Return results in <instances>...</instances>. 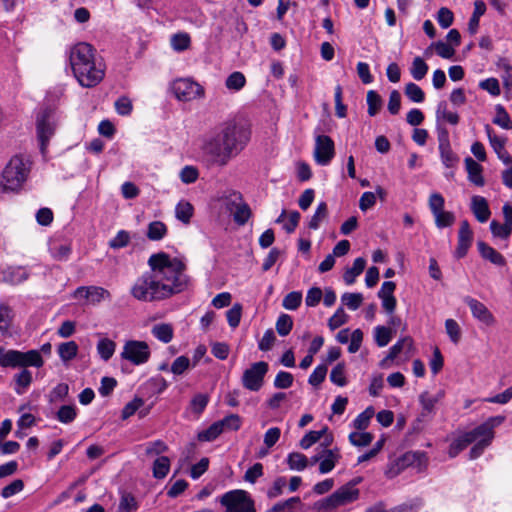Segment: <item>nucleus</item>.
I'll use <instances>...</instances> for the list:
<instances>
[{
  "mask_svg": "<svg viewBox=\"0 0 512 512\" xmlns=\"http://www.w3.org/2000/svg\"><path fill=\"white\" fill-rule=\"evenodd\" d=\"M147 264L149 270L136 279L131 295L143 302L162 301L185 291L190 283L186 264L178 257L165 252L152 254Z\"/></svg>",
  "mask_w": 512,
  "mask_h": 512,
  "instance_id": "obj_1",
  "label": "nucleus"
},
{
  "mask_svg": "<svg viewBox=\"0 0 512 512\" xmlns=\"http://www.w3.org/2000/svg\"><path fill=\"white\" fill-rule=\"evenodd\" d=\"M249 138L250 132L243 125L226 122L204 141L202 150L212 165L223 167L244 149Z\"/></svg>",
  "mask_w": 512,
  "mask_h": 512,
  "instance_id": "obj_2",
  "label": "nucleus"
},
{
  "mask_svg": "<svg viewBox=\"0 0 512 512\" xmlns=\"http://www.w3.org/2000/svg\"><path fill=\"white\" fill-rule=\"evenodd\" d=\"M73 74L82 87L92 88L104 78L105 66L95 58L92 45L81 42L73 46L69 55Z\"/></svg>",
  "mask_w": 512,
  "mask_h": 512,
  "instance_id": "obj_3",
  "label": "nucleus"
},
{
  "mask_svg": "<svg viewBox=\"0 0 512 512\" xmlns=\"http://www.w3.org/2000/svg\"><path fill=\"white\" fill-rule=\"evenodd\" d=\"M30 172V163L22 156L15 155L6 164L1 178L0 188L3 192L19 191L26 182Z\"/></svg>",
  "mask_w": 512,
  "mask_h": 512,
  "instance_id": "obj_4",
  "label": "nucleus"
},
{
  "mask_svg": "<svg viewBox=\"0 0 512 512\" xmlns=\"http://www.w3.org/2000/svg\"><path fill=\"white\" fill-rule=\"evenodd\" d=\"M44 365L42 355L38 350L32 349L26 352L14 349H5L0 346V367L1 368H17V367H35L41 368Z\"/></svg>",
  "mask_w": 512,
  "mask_h": 512,
  "instance_id": "obj_5",
  "label": "nucleus"
},
{
  "mask_svg": "<svg viewBox=\"0 0 512 512\" xmlns=\"http://www.w3.org/2000/svg\"><path fill=\"white\" fill-rule=\"evenodd\" d=\"M35 126L40 151L45 155L49 142L55 135L58 126L55 111L49 107L40 108L35 115Z\"/></svg>",
  "mask_w": 512,
  "mask_h": 512,
  "instance_id": "obj_6",
  "label": "nucleus"
},
{
  "mask_svg": "<svg viewBox=\"0 0 512 512\" xmlns=\"http://www.w3.org/2000/svg\"><path fill=\"white\" fill-rule=\"evenodd\" d=\"M220 504L226 508L225 512H256L254 501L244 490H232L219 498Z\"/></svg>",
  "mask_w": 512,
  "mask_h": 512,
  "instance_id": "obj_7",
  "label": "nucleus"
},
{
  "mask_svg": "<svg viewBox=\"0 0 512 512\" xmlns=\"http://www.w3.org/2000/svg\"><path fill=\"white\" fill-rule=\"evenodd\" d=\"M269 370L268 363L259 361L246 369L242 376V385L250 391H259L264 383V377Z\"/></svg>",
  "mask_w": 512,
  "mask_h": 512,
  "instance_id": "obj_8",
  "label": "nucleus"
},
{
  "mask_svg": "<svg viewBox=\"0 0 512 512\" xmlns=\"http://www.w3.org/2000/svg\"><path fill=\"white\" fill-rule=\"evenodd\" d=\"M150 349L146 342L129 340L121 352V358L131 362L134 365H142L149 360Z\"/></svg>",
  "mask_w": 512,
  "mask_h": 512,
  "instance_id": "obj_9",
  "label": "nucleus"
},
{
  "mask_svg": "<svg viewBox=\"0 0 512 512\" xmlns=\"http://www.w3.org/2000/svg\"><path fill=\"white\" fill-rule=\"evenodd\" d=\"M172 90L175 97L184 102L201 98L204 95L203 87L188 78H182L174 81Z\"/></svg>",
  "mask_w": 512,
  "mask_h": 512,
  "instance_id": "obj_10",
  "label": "nucleus"
},
{
  "mask_svg": "<svg viewBox=\"0 0 512 512\" xmlns=\"http://www.w3.org/2000/svg\"><path fill=\"white\" fill-rule=\"evenodd\" d=\"M427 465V456L423 451H408L396 459L394 465L390 468V473L397 475L408 467H415L422 471Z\"/></svg>",
  "mask_w": 512,
  "mask_h": 512,
  "instance_id": "obj_11",
  "label": "nucleus"
},
{
  "mask_svg": "<svg viewBox=\"0 0 512 512\" xmlns=\"http://www.w3.org/2000/svg\"><path fill=\"white\" fill-rule=\"evenodd\" d=\"M226 207L233 214V219L238 225L247 223L251 216V209L246 204L239 192L233 191L226 197Z\"/></svg>",
  "mask_w": 512,
  "mask_h": 512,
  "instance_id": "obj_12",
  "label": "nucleus"
},
{
  "mask_svg": "<svg viewBox=\"0 0 512 512\" xmlns=\"http://www.w3.org/2000/svg\"><path fill=\"white\" fill-rule=\"evenodd\" d=\"M504 421L505 417L501 415L490 417L473 430L466 432V435L471 443L480 439H489V443H491L494 438V428L501 425Z\"/></svg>",
  "mask_w": 512,
  "mask_h": 512,
  "instance_id": "obj_13",
  "label": "nucleus"
},
{
  "mask_svg": "<svg viewBox=\"0 0 512 512\" xmlns=\"http://www.w3.org/2000/svg\"><path fill=\"white\" fill-rule=\"evenodd\" d=\"M335 155V146L331 137L318 135L315 140L314 158L322 166L328 165Z\"/></svg>",
  "mask_w": 512,
  "mask_h": 512,
  "instance_id": "obj_14",
  "label": "nucleus"
},
{
  "mask_svg": "<svg viewBox=\"0 0 512 512\" xmlns=\"http://www.w3.org/2000/svg\"><path fill=\"white\" fill-rule=\"evenodd\" d=\"M473 241V232L470 228L469 222L467 220H463L460 223V228L458 231V242L457 247L454 252V257L457 259H461L467 255L469 248L472 245Z\"/></svg>",
  "mask_w": 512,
  "mask_h": 512,
  "instance_id": "obj_15",
  "label": "nucleus"
},
{
  "mask_svg": "<svg viewBox=\"0 0 512 512\" xmlns=\"http://www.w3.org/2000/svg\"><path fill=\"white\" fill-rule=\"evenodd\" d=\"M73 296H74V298L82 297V298L88 299L94 304L100 303L101 301H104V300L111 299L110 292L107 289H105L103 287H99V286L78 287L75 290Z\"/></svg>",
  "mask_w": 512,
  "mask_h": 512,
  "instance_id": "obj_16",
  "label": "nucleus"
},
{
  "mask_svg": "<svg viewBox=\"0 0 512 512\" xmlns=\"http://www.w3.org/2000/svg\"><path fill=\"white\" fill-rule=\"evenodd\" d=\"M445 393L443 390H439L436 394H430L427 391L422 392L419 395V402L422 407L421 416L431 418L435 414L436 404L444 397Z\"/></svg>",
  "mask_w": 512,
  "mask_h": 512,
  "instance_id": "obj_17",
  "label": "nucleus"
},
{
  "mask_svg": "<svg viewBox=\"0 0 512 512\" xmlns=\"http://www.w3.org/2000/svg\"><path fill=\"white\" fill-rule=\"evenodd\" d=\"M464 301L469 306L472 315L475 318L485 323L486 325L493 324L494 317L483 303L472 297H466Z\"/></svg>",
  "mask_w": 512,
  "mask_h": 512,
  "instance_id": "obj_18",
  "label": "nucleus"
},
{
  "mask_svg": "<svg viewBox=\"0 0 512 512\" xmlns=\"http://www.w3.org/2000/svg\"><path fill=\"white\" fill-rule=\"evenodd\" d=\"M471 211L476 219L481 223L488 221L491 215L487 200L478 195L473 196L471 199Z\"/></svg>",
  "mask_w": 512,
  "mask_h": 512,
  "instance_id": "obj_19",
  "label": "nucleus"
},
{
  "mask_svg": "<svg viewBox=\"0 0 512 512\" xmlns=\"http://www.w3.org/2000/svg\"><path fill=\"white\" fill-rule=\"evenodd\" d=\"M29 277V273L25 267L10 266L2 271V279L4 282L16 285L24 282Z\"/></svg>",
  "mask_w": 512,
  "mask_h": 512,
  "instance_id": "obj_20",
  "label": "nucleus"
},
{
  "mask_svg": "<svg viewBox=\"0 0 512 512\" xmlns=\"http://www.w3.org/2000/svg\"><path fill=\"white\" fill-rule=\"evenodd\" d=\"M477 248L481 257L492 264L497 266H504L506 264L504 256L485 242L479 241Z\"/></svg>",
  "mask_w": 512,
  "mask_h": 512,
  "instance_id": "obj_21",
  "label": "nucleus"
},
{
  "mask_svg": "<svg viewBox=\"0 0 512 512\" xmlns=\"http://www.w3.org/2000/svg\"><path fill=\"white\" fill-rule=\"evenodd\" d=\"M323 458L320 460L319 472L321 474L329 473L333 470L336 463L340 459L339 450L335 449H322Z\"/></svg>",
  "mask_w": 512,
  "mask_h": 512,
  "instance_id": "obj_22",
  "label": "nucleus"
},
{
  "mask_svg": "<svg viewBox=\"0 0 512 512\" xmlns=\"http://www.w3.org/2000/svg\"><path fill=\"white\" fill-rule=\"evenodd\" d=\"M465 167L468 172V179L477 186H483L485 184L482 176V166L478 164L471 157L465 159Z\"/></svg>",
  "mask_w": 512,
  "mask_h": 512,
  "instance_id": "obj_23",
  "label": "nucleus"
},
{
  "mask_svg": "<svg viewBox=\"0 0 512 512\" xmlns=\"http://www.w3.org/2000/svg\"><path fill=\"white\" fill-rule=\"evenodd\" d=\"M21 370L13 377L15 382L14 390L18 395L23 394L33 381L32 373L27 367H20Z\"/></svg>",
  "mask_w": 512,
  "mask_h": 512,
  "instance_id": "obj_24",
  "label": "nucleus"
},
{
  "mask_svg": "<svg viewBox=\"0 0 512 512\" xmlns=\"http://www.w3.org/2000/svg\"><path fill=\"white\" fill-rule=\"evenodd\" d=\"M413 348V340L410 337H403L400 340H398L393 346L390 347L389 353L384 359V361L387 360H394L400 353L405 351L407 354L411 352Z\"/></svg>",
  "mask_w": 512,
  "mask_h": 512,
  "instance_id": "obj_25",
  "label": "nucleus"
},
{
  "mask_svg": "<svg viewBox=\"0 0 512 512\" xmlns=\"http://www.w3.org/2000/svg\"><path fill=\"white\" fill-rule=\"evenodd\" d=\"M366 260L363 257H358L354 260L353 266L346 269L343 275L344 282L347 285H352L356 278L364 271Z\"/></svg>",
  "mask_w": 512,
  "mask_h": 512,
  "instance_id": "obj_26",
  "label": "nucleus"
},
{
  "mask_svg": "<svg viewBox=\"0 0 512 512\" xmlns=\"http://www.w3.org/2000/svg\"><path fill=\"white\" fill-rule=\"evenodd\" d=\"M486 12V4L482 0L474 3V11L468 22V31L471 35L477 33L480 23V17Z\"/></svg>",
  "mask_w": 512,
  "mask_h": 512,
  "instance_id": "obj_27",
  "label": "nucleus"
},
{
  "mask_svg": "<svg viewBox=\"0 0 512 512\" xmlns=\"http://www.w3.org/2000/svg\"><path fill=\"white\" fill-rule=\"evenodd\" d=\"M335 494L342 506L357 500L359 497V490L353 488L351 484H346L337 489Z\"/></svg>",
  "mask_w": 512,
  "mask_h": 512,
  "instance_id": "obj_28",
  "label": "nucleus"
},
{
  "mask_svg": "<svg viewBox=\"0 0 512 512\" xmlns=\"http://www.w3.org/2000/svg\"><path fill=\"white\" fill-rule=\"evenodd\" d=\"M436 120L437 123L443 120L452 125H456L459 122V115L455 112L448 111L447 103L445 101H440L436 109Z\"/></svg>",
  "mask_w": 512,
  "mask_h": 512,
  "instance_id": "obj_29",
  "label": "nucleus"
},
{
  "mask_svg": "<svg viewBox=\"0 0 512 512\" xmlns=\"http://www.w3.org/2000/svg\"><path fill=\"white\" fill-rule=\"evenodd\" d=\"M301 505V499L298 496L291 497L285 501L274 504L267 512H296Z\"/></svg>",
  "mask_w": 512,
  "mask_h": 512,
  "instance_id": "obj_30",
  "label": "nucleus"
},
{
  "mask_svg": "<svg viewBox=\"0 0 512 512\" xmlns=\"http://www.w3.org/2000/svg\"><path fill=\"white\" fill-rule=\"evenodd\" d=\"M194 213V208L188 201H180L175 208L176 218L184 224H189Z\"/></svg>",
  "mask_w": 512,
  "mask_h": 512,
  "instance_id": "obj_31",
  "label": "nucleus"
},
{
  "mask_svg": "<svg viewBox=\"0 0 512 512\" xmlns=\"http://www.w3.org/2000/svg\"><path fill=\"white\" fill-rule=\"evenodd\" d=\"M170 470V459L167 456L158 457L152 467L153 477L156 479H163L167 476Z\"/></svg>",
  "mask_w": 512,
  "mask_h": 512,
  "instance_id": "obj_32",
  "label": "nucleus"
},
{
  "mask_svg": "<svg viewBox=\"0 0 512 512\" xmlns=\"http://www.w3.org/2000/svg\"><path fill=\"white\" fill-rule=\"evenodd\" d=\"M78 353V345L75 341L61 343L58 346V354L62 361L67 362L76 357Z\"/></svg>",
  "mask_w": 512,
  "mask_h": 512,
  "instance_id": "obj_33",
  "label": "nucleus"
},
{
  "mask_svg": "<svg viewBox=\"0 0 512 512\" xmlns=\"http://www.w3.org/2000/svg\"><path fill=\"white\" fill-rule=\"evenodd\" d=\"M152 334L163 343H169L173 338V328L170 324L162 323L153 326Z\"/></svg>",
  "mask_w": 512,
  "mask_h": 512,
  "instance_id": "obj_34",
  "label": "nucleus"
},
{
  "mask_svg": "<svg viewBox=\"0 0 512 512\" xmlns=\"http://www.w3.org/2000/svg\"><path fill=\"white\" fill-rule=\"evenodd\" d=\"M49 251L55 260L65 261L71 254V246L69 244L53 242L49 247Z\"/></svg>",
  "mask_w": 512,
  "mask_h": 512,
  "instance_id": "obj_35",
  "label": "nucleus"
},
{
  "mask_svg": "<svg viewBox=\"0 0 512 512\" xmlns=\"http://www.w3.org/2000/svg\"><path fill=\"white\" fill-rule=\"evenodd\" d=\"M223 432L237 431L240 429L242 421L238 414H229L221 420L216 421Z\"/></svg>",
  "mask_w": 512,
  "mask_h": 512,
  "instance_id": "obj_36",
  "label": "nucleus"
},
{
  "mask_svg": "<svg viewBox=\"0 0 512 512\" xmlns=\"http://www.w3.org/2000/svg\"><path fill=\"white\" fill-rule=\"evenodd\" d=\"M328 215V207L326 202L322 201L317 205V208L308 222L309 229L317 230L320 226V223L327 217Z\"/></svg>",
  "mask_w": 512,
  "mask_h": 512,
  "instance_id": "obj_37",
  "label": "nucleus"
},
{
  "mask_svg": "<svg viewBox=\"0 0 512 512\" xmlns=\"http://www.w3.org/2000/svg\"><path fill=\"white\" fill-rule=\"evenodd\" d=\"M428 69L427 63L421 57L417 56L413 59L410 73L414 80L420 81L426 76Z\"/></svg>",
  "mask_w": 512,
  "mask_h": 512,
  "instance_id": "obj_38",
  "label": "nucleus"
},
{
  "mask_svg": "<svg viewBox=\"0 0 512 512\" xmlns=\"http://www.w3.org/2000/svg\"><path fill=\"white\" fill-rule=\"evenodd\" d=\"M77 417V409L74 405H63L56 413V419L63 424L72 423Z\"/></svg>",
  "mask_w": 512,
  "mask_h": 512,
  "instance_id": "obj_39",
  "label": "nucleus"
},
{
  "mask_svg": "<svg viewBox=\"0 0 512 512\" xmlns=\"http://www.w3.org/2000/svg\"><path fill=\"white\" fill-rule=\"evenodd\" d=\"M307 457L299 452H292L287 457V464L291 470L302 471L308 466Z\"/></svg>",
  "mask_w": 512,
  "mask_h": 512,
  "instance_id": "obj_40",
  "label": "nucleus"
},
{
  "mask_svg": "<svg viewBox=\"0 0 512 512\" xmlns=\"http://www.w3.org/2000/svg\"><path fill=\"white\" fill-rule=\"evenodd\" d=\"M115 348V342L108 338H103L97 343V351L104 361H108L113 356Z\"/></svg>",
  "mask_w": 512,
  "mask_h": 512,
  "instance_id": "obj_41",
  "label": "nucleus"
},
{
  "mask_svg": "<svg viewBox=\"0 0 512 512\" xmlns=\"http://www.w3.org/2000/svg\"><path fill=\"white\" fill-rule=\"evenodd\" d=\"M366 101L368 105V114L369 116H375L382 107V98L381 96L374 90H369L367 92Z\"/></svg>",
  "mask_w": 512,
  "mask_h": 512,
  "instance_id": "obj_42",
  "label": "nucleus"
},
{
  "mask_svg": "<svg viewBox=\"0 0 512 512\" xmlns=\"http://www.w3.org/2000/svg\"><path fill=\"white\" fill-rule=\"evenodd\" d=\"M138 509L136 498L128 492H123L117 512H135Z\"/></svg>",
  "mask_w": 512,
  "mask_h": 512,
  "instance_id": "obj_43",
  "label": "nucleus"
},
{
  "mask_svg": "<svg viewBox=\"0 0 512 512\" xmlns=\"http://www.w3.org/2000/svg\"><path fill=\"white\" fill-rule=\"evenodd\" d=\"M167 233L166 225L161 221H153L148 226L147 237L150 240H161Z\"/></svg>",
  "mask_w": 512,
  "mask_h": 512,
  "instance_id": "obj_44",
  "label": "nucleus"
},
{
  "mask_svg": "<svg viewBox=\"0 0 512 512\" xmlns=\"http://www.w3.org/2000/svg\"><path fill=\"white\" fill-rule=\"evenodd\" d=\"M374 413L375 411L372 406L367 407L354 419V428L360 431L365 430L369 426L370 420L374 416Z\"/></svg>",
  "mask_w": 512,
  "mask_h": 512,
  "instance_id": "obj_45",
  "label": "nucleus"
},
{
  "mask_svg": "<svg viewBox=\"0 0 512 512\" xmlns=\"http://www.w3.org/2000/svg\"><path fill=\"white\" fill-rule=\"evenodd\" d=\"M442 164L447 168L455 167L459 162V157L453 152L451 145L438 147Z\"/></svg>",
  "mask_w": 512,
  "mask_h": 512,
  "instance_id": "obj_46",
  "label": "nucleus"
},
{
  "mask_svg": "<svg viewBox=\"0 0 512 512\" xmlns=\"http://www.w3.org/2000/svg\"><path fill=\"white\" fill-rule=\"evenodd\" d=\"M495 110L496 116L493 119V123L500 126L503 129H512V121L505 108L502 105L498 104L496 105Z\"/></svg>",
  "mask_w": 512,
  "mask_h": 512,
  "instance_id": "obj_47",
  "label": "nucleus"
},
{
  "mask_svg": "<svg viewBox=\"0 0 512 512\" xmlns=\"http://www.w3.org/2000/svg\"><path fill=\"white\" fill-rule=\"evenodd\" d=\"M490 230L494 237L507 240L512 234V227L505 222L503 224L496 220L491 221Z\"/></svg>",
  "mask_w": 512,
  "mask_h": 512,
  "instance_id": "obj_48",
  "label": "nucleus"
},
{
  "mask_svg": "<svg viewBox=\"0 0 512 512\" xmlns=\"http://www.w3.org/2000/svg\"><path fill=\"white\" fill-rule=\"evenodd\" d=\"M392 329L385 326H377L374 329V339L379 347H385L392 339Z\"/></svg>",
  "mask_w": 512,
  "mask_h": 512,
  "instance_id": "obj_49",
  "label": "nucleus"
},
{
  "mask_svg": "<svg viewBox=\"0 0 512 512\" xmlns=\"http://www.w3.org/2000/svg\"><path fill=\"white\" fill-rule=\"evenodd\" d=\"M276 331L280 336H287L293 327V319L290 315L282 313L276 321Z\"/></svg>",
  "mask_w": 512,
  "mask_h": 512,
  "instance_id": "obj_50",
  "label": "nucleus"
},
{
  "mask_svg": "<svg viewBox=\"0 0 512 512\" xmlns=\"http://www.w3.org/2000/svg\"><path fill=\"white\" fill-rule=\"evenodd\" d=\"M405 95L415 103H421L425 99V94L420 86L413 82H409L404 88Z\"/></svg>",
  "mask_w": 512,
  "mask_h": 512,
  "instance_id": "obj_51",
  "label": "nucleus"
},
{
  "mask_svg": "<svg viewBox=\"0 0 512 512\" xmlns=\"http://www.w3.org/2000/svg\"><path fill=\"white\" fill-rule=\"evenodd\" d=\"M191 43L190 36L187 33H177L171 37V46L177 52L185 51Z\"/></svg>",
  "mask_w": 512,
  "mask_h": 512,
  "instance_id": "obj_52",
  "label": "nucleus"
},
{
  "mask_svg": "<svg viewBox=\"0 0 512 512\" xmlns=\"http://www.w3.org/2000/svg\"><path fill=\"white\" fill-rule=\"evenodd\" d=\"M341 301L348 307V309L355 311L361 306L363 302V295L361 293L347 292L341 296Z\"/></svg>",
  "mask_w": 512,
  "mask_h": 512,
  "instance_id": "obj_53",
  "label": "nucleus"
},
{
  "mask_svg": "<svg viewBox=\"0 0 512 512\" xmlns=\"http://www.w3.org/2000/svg\"><path fill=\"white\" fill-rule=\"evenodd\" d=\"M372 440L373 435L369 432H351L349 434L350 443L357 447L368 446Z\"/></svg>",
  "mask_w": 512,
  "mask_h": 512,
  "instance_id": "obj_54",
  "label": "nucleus"
},
{
  "mask_svg": "<svg viewBox=\"0 0 512 512\" xmlns=\"http://www.w3.org/2000/svg\"><path fill=\"white\" fill-rule=\"evenodd\" d=\"M223 431L219 427V425L214 422L207 429L198 433V440L210 442L215 440L219 435H221Z\"/></svg>",
  "mask_w": 512,
  "mask_h": 512,
  "instance_id": "obj_55",
  "label": "nucleus"
},
{
  "mask_svg": "<svg viewBox=\"0 0 512 512\" xmlns=\"http://www.w3.org/2000/svg\"><path fill=\"white\" fill-rule=\"evenodd\" d=\"M302 303V293L300 291H292L288 293L282 302L287 310H296Z\"/></svg>",
  "mask_w": 512,
  "mask_h": 512,
  "instance_id": "obj_56",
  "label": "nucleus"
},
{
  "mask_svg": "<svg viewBox=\"0 0 512 512\" xmlns=\"http://www.w3.org/2000/svg\"><path fill=\"white\" fill-rule=\"evenodd\" d=\"M435 224L438 228L450 227L455 222V215L452 212L441 210L433 214Z\"/></svg>",
  "mask_w": 512,
  "mask_h": 512,
  "instance_id": "obj_57",
  "label": "nucleus"
},
{
  "mask_svg": "<svg viewBox=\"0 0 512 512\" xmlns=\"http://www.w3.org/2000/svg\"><path fill=\"white\" fill-rule=\"evenodd\" d=\"M330 380L337 386L343 387L347 384L345 377V364L338 363L330 373Z\"/></svg>",
  "mask_w": 512,
  "mask_h": 512,
  "instance_id": "obj_58",
  "label": "nucleus"
},
{
  "mask_svg": "<svg viewBox=\"0 0 512 512\" xmlns=\"http://www.w3.org/2000/svg\"><path fill=\"white\" fill-rule=\"evenodd\" d=\"M246 78L241 72H233L226 79V87L230 90L239 91L244 87Z\"/></svg>",
  "mask_w": 512,
  "mask_h": 512,
  "instance_id": "obj_59",
  "label": "nucleus"
},
{
  "mask_svg": "<svg viewBox=\"0 0 512 512\" xmlns=\"http://www.w3.org/2000/svg\"><path fill=\"white\" fill-rule=\"evenodd\" d=\"M242 316V305L235 303L227 312L226 317L230 327L236 328L240 324Z\"/></svg>",
  "mask_w": 512,
  "mask_h": 512,
  "instance_id": "obj_60",
  "label": "nucleus"
},
{
  "mask_svg": "<svg viewBox=\"0 0 512 512\" xmlns=\"http://www.w3.org/2000/svg\"><path fill=\"white\" fill-rule=\"evenodd\" d=\"M479 88L487 91L492 96H499L501 93L499 81L494 77L480 81Z\"/></svg>",
  "mask_w": 512,
  "mask_h": 512,
  "instance_id": "obj_61",
  "label": "nucleus"
},
{
  "mask_svg": "<svg viewBox=\"0 0 512 512\" xmlns=\"http://www.w3.org/2000/svg\"><path fill=\"white\" fill-rule=\"evenodd\" d=\"M348 321V315L343 307H339L335 313L329 318L328 326L331 330H335Z\"/></svg>",
  "mask_w": 512,
  "mask_h": 512,
  "instance_id": "obj_62",
  "label": "nucleus"
},
{
  "mask_svg": "<svg viewBox=\"0 0 512 512\" xmlns=\"http://www.w3.org/2000/svg\"><path fill=\"white\" fill-rule=\"evenodd\" d=\"M24 489V482L21 479H15L10 484L2 488L1 496L4 499L10 498Z\"/></svg>",
  "mask_w": 512,
  "mask_h": 512,
  "instance_id": "obj_63",
  "label": "nucleus"
},
{
  "mask_svg": "<svg viewBox=\"0 0 512 512\" xmlns=\"http://www.w3.org/2000/svg\"><path fill=\"white\" fill-rule=\"evenodd\" d=\"M189 368H190V359L186 356H179L173 361L170 371L174 375H182Z\"/></svg>",
  "mask_w": 512,
  "mask_h": 512,
  "instance_id": "obj_64",
  "label": "nucleus"
}]
</instances>
